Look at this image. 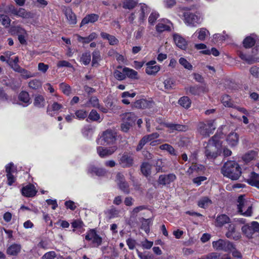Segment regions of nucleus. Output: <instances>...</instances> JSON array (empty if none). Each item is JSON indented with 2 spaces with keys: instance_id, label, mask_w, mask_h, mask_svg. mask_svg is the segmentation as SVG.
Segmentation results:
<instances>
[{
  "instance_id": "10",
  "label": "nucleus",
  "mask_w": 259,
  "mask_h": 259,
  "mask_svg": "<svg viewBox=\"0 0 259 259\" xmlns=\"http://www.w3.org/2000/svg\"><path fill=\"white\" fill-rule=\"evenodd\" d=\"M153 105L154 103L152 101L141 99L132 103V106L137 109H146L152 108Z\"/></svg>"
},
{
  "instance_id": "8",
  "label": "nucleus",
  "mask_w": 259,
  "mask_h": 259,
  "mask_svg": "<svg viewBox=\"0 0 259 259\" xmlns=\"http://www.w3.org/2000/svg\"><path fill=\"white\" fill-rule=\"evenodd\" d=\"M85 239L89 241H92L93 243L97 247L101 245L102 242V238L99 236L95 230H90L87 234Z\"/></svg>"
},
{
  "instance_id": "46",
  "label": "nucleus",
  "mask_w": 259,
  "mask_h": 259,
  "mask_svg": "<svg viewBox=\"0 0 259 259\" xmlns=\"http://www.w3.org/2000/svg\"><path fill=\"white\" fill-rule=\"evenodd\" d=\"M163 84L165 90H171L174 89L175 81L172 78H168L164 80Z\"/></svg>"
},
{
  "instance_id": "39",
  "label": "nucleus",
  "mask_w": 259,
  "mask_h": 259,
  "mask_svg": "<svg viewBox=\"0 0 259 259\" xmlns=\"http://www.w3.org/2000/svg\"><path fill=\"white\" fill-rule=\"evenodd\" d=\"M228 144L231 146H235L237 144L238 141V137L236 133H230L227 139Z\"/></svg>"
},
{
  "instance_id": "40",
  "label": "nucleus",
  "mask_w": 259,
  "mask_h": 259,
  "mask_svg": "<svg viewBox=\"0 0 259 259\" xmlns=\"http://www.w3.org/2000/svg\"><path fill=\"white\" fill-rule=\"evenodd\" d=\"M211 200L207 197L201 198L198 202V205L201 208H205L208 207L211 204Z\"/></svg>"
},
{
  "instance_id": "20",
  "label": "nucleus",
  "mask_w": 259,
  "mask_h": 259,
  "mask_svg": "<svg viewBox=\"0 0 259 259\" xmlns=\"http://www.w3.org/2000/svg\"><path fill=\"white\" fill-rule=\"evenodd\" d=\"M171 25L172 24L167 20L163 22H159L156 26V30L159 33H161L165 31H170V25Z\"/></svg>"
},
{
  "instance_id": "63",
  "label": "nucleus",
  "mask_w": 259,
  "mask_h": 259,
  "mask_svg": "<svg viewBox=\"0 0 259 259\" xmlns=\"http://www.w3.org/2000/svg\"><path fill=\"white\" fill-rule=\"evenodd\" d=\"M221 150V154H222L225 157L230 156L232 154V151L226 147H219Z\"/></svg>"
},
{
  "instance_id": "52",
  "label": "nucleus",
  "mask_w": 259,
  "mask_h": 259,
  "mask_svg": "<svg viewBox=\"0 0 259 259\" xmlns=\"http://www.w3.org/2000/svg\"><path fill=\"white\" fill-rule=\"evenodd\" d=\"M186 91L187 94L189 95H197L199 94V88L197 86L190 87L186 88Z\"/></svg>"
},
{
  "instance_id": "47",
  "label": "nucleus",
  "mask_w": 259,
  "mask_h": 259,
  "mask_svg": "<svg viewBox=\"0 0 259 259\" xmlns=\"http://www.w3.org/2000/svg\"><path fill=\"white\" fill-rule=\"evenodd\" d=\"M255 40L250 36L246 37L243 41V46L245 48H250L254 46Z\"/></svg>"
},
{
  "instance_id": "51",
  "label": "nucleus",
  "mask_w": 259,
  "mask_h": 259,
  "mask_svg": "<svg viewBox=\"0 0 259 259\" xmlns=\"http://www.w3.org/2000/svg\"><path fill=\"white\" fill-rule=\"evenodd\" d=\"M148 12V7L145 5H143L141 7V13L139 15V20L140 23L144 22L145 19V12Z\"/></svg>"
},
{
  "instance_id": "43",
  "label": "nucleus",
  "mask_w": 259,
  "mask_h": 259,
  "mask_svg": "<svg viewBox=\"0 0 259 259\" xmlns=\"http://www.w3.org/2000/svg\"><path fill=\"white\" fill-rule=\"evenodd\" d=\"M19 99L20 101L26 103L27 105L30 104V97L29 94L25 91L21 92L19 95Z\"/></svg>"
},
{
  "instance_id": "16",
  "label": "nucleus",
  "mask_w": 259,
  "mask_h": 259,
  "mask_svg": "<svg viewBox=\"0 0 259 259\" xmlns=\"http://www.w3.org/2000/svg\"><path fill=\"white\" fill-rule=\"evenodd\" d=\"M115 147H98L97 152L101 157L108 156L116 150Z\"/></svg>"
},
{
  "instance_id": "5",
  "label": "nucleus",
  "mask_w": 259,
  "mask_h": 259,
  "mask_svg": "<svg viewBox=\"0 0 259 259\" xmlns=\"http://www.w3.org/2000/svg\"><path fill=\"white\" fill-rule=\"evenodd\" d=\"M117 139L116 133L112 130L108 129L104 132L101 137V141L104 143H101L103 145L113 144Z\"/></svg>"
},
{
  "instance_id": "38",
  "label": "nucleus",
  "mask_w": 259,
  "mask_h": 259,
  "mask_svg": "<svg viewBox=\"0 0 259 259\" xmlns=\"http://www.w3.org/2000/svg\"><path fill=\"white\" fill-rule=\"evenodd\" d=\"M257 156V152L255 151H249L246 153L243 156L242 159L245 162H249L254 159Z\"/></svg>"
},
{
  "instance_id": "17",
  "label": "nucleus",
  "mask_w": 259,
  "mask_h": 259,
  "mask_svg": "<svg viewBox=\"0 0 259 259\" xmlns=\"http://www.w3.org/2000/svg\"><path fill=\"white\" fill-rule=\"evenodd\" d=\"M120 163L123 167H129L133 163V158L130 153H124L120 159Z\"/></svg>"
},
{
  "instance_id": "62",
  "label": "nucleus",
  "mask_w": 259,
  "mask_h": 259,
  "mask_svg": "<svg viewBox=\"0 0 259 259\" xmlns=\"http://www.w3.org/2000/svg\"><path fill=\"white\" fill-rule=\"evenodd\" d=\"M75 114L76 117L79 119H84L88 115V113L83 110H77Z\"/></svg>"
},
{
  "instance_id": "3",
  "label": "nucleus",
  "mask_w": 259,
  "mask_h": 259,
  "mask_svg": "<svg viewBox=\"0 0 259 259\" xmlns=\"http://www.w3.org/2000/svg\"><path fill=\"white\" fill-rule=\"evenodd\" d=\"M212 245L216 250H223L225 252H230L234 249V245L233 243L227 240L219 239L213 241Z\"/></svg>"
},
{
  "instance_id": "44",
  "label": "nucleus",
  "mask_w": 259,
  "mask_h": 259,
  "mask_svg": "<svg viewBox=\"0 0 259 259\" xmlns=\"http://www.w3.org/2000/svg\"><path fill=\"white\" fill-rule=\"evenodd\" d=\"M138 4L135 0H124L123 2V8L129 10L134 8Z\"/></svg>"
},
{
  "instance_id": "13",
  "label": "nucleus",
  "mask_w": 259,
  "mask_h": 259,
  "mask_svg": "<svg viewBox=\"0 0 259 259\" xmlns=\"http://www.w3.org/2000/svg\"><path fill=\"white\" fill-rule=\"evenodd\" d=\"M176 176L174 174L168 175H161L159 177L158 183L160 185H167L174 182L176 179Z\"/></svg>"
},
{
  "instance_id": "7",
  "label": "nucleus",
  "mask_w": 259,
  "mask_h": 259,
  "mask_svg": "<svg viewBox=\"0 0 259 259\" xmlns=\"http://www.w3.org/2000/svg\"><path fill=\"white\" fill-rule=\"evenodd\" d=\"M123 116L124 121L121 125V128L123 132H127L134 122V115L132 113H126Z\"/></svg>"
},
{
  "instance_id": "11",
  "label": "nucleus",
  "mask_w": 259,
  "mask_h": 259,
  "mask_svg": "<svg viewBox=\"0 0 259 259\" xmlns=\"http://www.w3.org/2000/svg\"><path fill=\"white\" fill-rule=\"evenodd\" d=\"M116 179L117 185L119 188L125 193H128L130 190L127 183L125 181L124 176L121 173H118L116 175Z\"/></svg>"
},
{
  "instance_id": "55",
  "label": "nucleus",
  "mask_w": 259,
  "mask_h": 259,
  "mask_svg": "<svg viewBox=\"0 0 259 259\" xmlns=\"http://www.w3.org/2000/svg\"><path fill=\"white\" fill-rule=\"evenodd\" d=\"M60 88L64 94L69 96L71 94V88L67 84L65 83H60Z\"/></svg>"
},
{
  "instance_id": "35",
  "label": "nucleus",
  "mask_w": 259,
  "mask_h": 259,
  "mask_svg": "<svg viewBox=\"0 0 259 259\" xmlns=\"http://www.w3.org/2000/svg\"><path fill=\"white\" fill-rule=\"evenodd\" d=\"M179 104L183 107L188 109L191 105V101L187 96L181 97L178 101Z\"/></svg>"
},
{
  "instance_id": "21",
  "label": "nucleus",
  "mask_w": 259,
  "mask_h": 259,
  "mask_svg": "<svg viewBox=\"0 0 259 259\" xmlns=\"http://www.w3.org/2000/svg\"><path fill=\"white\" fill-rule=\"evenodd\" d=\"M246 182L249 185L259 189V175L254 172H251Z\"/></svg>"
},
{
  "instance_id": "57",
  "label": "nucleus",
  "mask_w": 259,
  "mask_h": 259,
  "mask_svg": "<svg viewBox=\"0 0 259 259\" xmlns=\"http://www.w3.org/2000/svg\"><path fill=\"white\" fill-rule=\"evenodd\" d=\"M7 175L13 174L16 171V168L13 162H10L5 166Z\"/></svg>"
},
{
  "instance_id": "9",
  "label": "nucleus",
  "mask_w": 259,
  "mask_h": 259,
  "mask_svg": "<svg viewBox=\"0 0 259 259\" xmlns=\"http://www.w3.org/2000/svg\"><path fill=\"white\" fill-rule=\"evenodd\" d=\"M62 10L66 16L68 23L69 25L76 24L77 23L76 16L72 12V9L69 7L62 6Z\"/></svg>"
},
{
  "instance_id": "27",
  "label": "nucleus",
  "mask_w": 259,
  "mask_h": 259,
  "mask_svg": "<svg viewBox=\"0 0 259 259\" xmlns=\"http://www.w3.org/2000/svg\"><path fill=\"white\" fill-rule=\"evenodd\" d=\"M21 249L20 244L14 243L8 248L7 252L9 255H16L20 251Z\"/></svg>"
},
{
  "instance_id": "45",
  "label": "nucleus",
  "mask_w": 259,
  "mask_h": 259,
  "mask_svg": "<svg viewBox=\"0 0 259 259\" xmlns=\"http://www.w3.org/2000/svg\"><path fill=\"white\" fill-rule=\"evenodd\" d=\"M11 20L9 16L4 14H0V22L5 27L7 28L10 26Z\"/></svg>"
},
{
  "instance_id": "53",
  "label": "nucleus",
  "mask_w": 259,
  "mask_h": 259,
  "mask_svg": "<svg viewBox=\"0 0 259 259\" xmlns=\"http://www.w3.org/2000/svg\"><path fill=\"white\" fill-rule=\"evenodd\" d=\"M91 60V56L90 53L87 52V53L82 54V55L80 58V61L82 62V63L84 65H88L90 63Z\"/></svg>"
},
{
  "instance_id": "61",
  "label": "nucleus",
  "mask_w": 259,
  "mask_h": 259,
  "mask_svg": "<svg viewBox=\"0 0 259 259\" xmlns=\"http://www.w3.org/2000/svg\"><path fill=\"white\" fill-rule=\"evenodd\" d=\"M114 76L118 80H122L125 79V74L119 70H115L113 73Z\"/></svg>"
},
{
  "instance_id": "22",
  "label": "nucleus",
  "mask_w": 259,
  "mask_h": 259,
  "mask_svg": "<svg viewBox=\"0 0 259 259\" xmlns=\"http://www.w3.org/2000/svg\"><path fill=\"white\" fill-rule=\"evenodd\" d=\"M99 15L95 14H91L87 15L81 21L80 26L82 27L84 25L89 23H94L99 19Z\"/></svg>"
},
{
  "instance_id": "48",
  "label": "nucleus",
  "mask_w": 259,
  "mask_h": 259,
  "mask_svg": "<svg viewBox=\"0 0 259 259\" xmlns=\"http://www.w3.org/2000/svg\"><path fill=\"white\" fill-rule=\"evenodd\" d=\"M29 88L33 90H37L41 86V82L38 79H32L28 83Z\"/></svg>"
},
{
  "instance_id": "50",
  "label": "nucleus",
  "mask_w": 259,
  "mask_h": 259,
  "mask_svg": "<svg viewBox=\"0 0 259 259\" xmlns=\"http://www.w3.org/2000/svg\"><path fill=\"white\" fill-rule=\"evenodd\" d=\"M180 64L185 69L191 70L193 69L192 65L184 58L181 57L179 61Z\"/></svg>"
},
{
  "instance_id": "12",
  "label": "nucleus",
  "mask_w": 259,
  "mask_h": 259,
  "mask_svg": "<svg viewBox=\"0 0 259 259\" xmlns=\"http://www.w3.org/2000/svg\"><path fill=\"white\" fill-rule=\"evenodd\" d=\"M226 236L228 238L235 240H238L241 238V234L236 231V225L234 223H231L229 225Z\"/></svg>"
},
{
  "instance_id": "49",
  "label": "nucleus",
  "mask_w": 259,
  "mask_h": 259,
  "mask_svg": "<svg viewBox=\"0 0 259 259\" xmlns=\"http://www.w3.org/2000/svg\"><path fill=\"white\" fill-rule=\"evenodd\" d=\"M198 33V38L200 40H204L209 32L204 28H201L197 30Z\"/></svg>"
},
{
  "instance_id": "30",
  "label": "nucleus",
  "mask_w": 259,
  "mask_h": 259,
  "mask_svg": "<svg viewBox=\"0 0 259 259\" xmlns=\"http://www.w3.org/2000/svg\"><path fill=\"white\" fill-rule=\"evenodd\" d=\"M14 30L16 31L18 34V40L21 44H26V40L24 34H26V31L20 26H16L14 28Z\"/></svg>"
},
{
  "instance_id": "54",
  "label": "nucleus",
  "mask_w": 259,
  "mask_h": 259,
  "mask_svg": "<svg viewBox=\"0 0 259 259\" xmlns=\"http://www.w3.org/2000/svg\"><path fill=\"white\" fill-rule=\"evenodd\" d=\"M18 73L21 74L22 78L24 79H28L30 77L35 76L34 74L31 73L30 71L22 68Z\"/></svg>"
},
{
  "instance_id": "23",
  "label": "nucleus",
  "mask_w": 259,
  "mask_h": 259,
  "mask_svg": "<svg viewBox=\"0 0 259 259\" xmlns=\"http://www.w3.org/2000/svg\"><path fill=\"white\" fill-rule=\"evenodd\" d=\"M230 222L229 217L225 214H222L217 216L215 219V226L217 227H222L226 224Z\"/></svg>"
},
{
  "instance_id": "15",
  "label": "nucleus",
  "mask_w": 259,
  "mask_h": 259,
  "mask_svg": "<svg viewBox=\"0 0 259 259\" xmlns=\"http://www.w3.org/2000/svg\"><path fill=\"white\" fill-rule=\"evenodd\" d=\"M163 125L169 128L170 132H173L175 131L185 132L188 129V127L187 125L174 123H164Z\"/></svg>"
},
{
  "instance_id": "56",
  "label": "nucleus",
  "mask_w": 259,
  "mask_h": 259,
  "mask_svg": "<svg viewBox=\"0 0 259 259\" xmlns=\"http://www.w3.org/2000/svg\"><path fill=\"white\" fill-rule=\"evenodd\" d=\"M221 101L223 104L226 107H232V103L231 102L230 97L227 95H224L222 97Z\"/></svg>"
},
{
  "instance_id": "4",
  "label": "nucleus",
  "mask_w": 259,
  "mask_h": 259,
  "mask_svg": "<svg viewBox=\"0 0 259 259\" xmlns=\"http://www.w3.org/2000/svg\"><path fill=\"white\" fill-rule=\"evenodd\" d=\"M214 121H208L206 123L201 122L198 125V131L204 137L209 136L215 129Z\"/></svg>"
},
{
  "instance_id": "18",
  "label": "nucleus",
  "mask_w": 259,
  "mask_h": 259,
  "mask_svg": "<svg viewBox=\"0 0 259 259\" xmlns=\"http://www.w3.org/2000/svg\"><path fill=\"white\" fill-rule=\"evenodd\" d=\"M22 194L26 197L34 196L37 191L35 189L34 186L32 184H29L24 187L21 190Z\"/></svg>"
},
{
  "instance_id": "41",
  "label": "nucleus",
  "mask_w": 259,
  "mask_h": 259,
  "mask_svg": "<svg viewBox=\"0 0 259 259\" xmlns=\"http://www.w3.org/2000/svg\"><path fill=\"white\" fill-rule=\"evenodd\" d=\"M222 144L220 137L218 135H215L208 141L207 146H220Z\"/></svg>"
},
{
  "instance_id": "64",
  "label": "nucleus",
  "mask_w": 259,
  "mask_h": 259,
  "mask_svg": "<svg viewBox=\"0 0 259 259\" xmlns=\"http://www.w3.org/2000/svg\"><path fill=\"white\" fill-rule=\"evenodd\" d=\"M138 257L140 259H152L151 255L146 252H141L138 250H137Z\"/></svg>"
},
{
  "instance_id": "37",
  "label": "nucleus",
  "mask_w": 259,
  "mask_h": 259,
  "mask_svg": "<svg viewBox=\"0 0 259 259\" xmlns=\"http://www.w3.org/2000/svg\"><path fill=\"white\" fill-rule=\"evenodd\" d=\"M92 66H97L99 65V62L101 60L100 52L99 50H95L93 53Z\"/></svg>"
},
{
  "instance_id": "60",
  "label": "nucleus",
  "mask_w": 259,
  "mask_h": 259,
  "mask_svg": "<svg viewBox=\"0 0 259 259\" xmlns=\"http://www.w3.org/2000/svg\"><path fill=\"white\" fill-rule=\"evenodd\" d=\"M159 17L158 13L156 12L152 13L149 17L148 22L151 24L153 25L157 19Z\"/></svg>"
},
{
  "instance_id": "28",
  "label": "nucleus",
  "mask_w": 259,
  "mask_h": 259,
  "mask_svg": "<svg viewBox=\"0 0 259 259\" xmlns=\"http://www.w3.org/2000/svg\"><path fill=\"white\" fill-rule=\"evenodd\" d=\"M123 72L125 74V77L127 76L133 79H137L139 78L138 72L127 67H124L123 68Z\"/></svg>"
},
{
  "instance_id": "33",
  "label": "nucleus",
  "mask_w": 259,
  "mask_h": 259,
  "mask_svg": "<svg viewBox=\"0 0 259 259\" xmlns=\"http://www.w3.org/2000/svg\"><path fill=\"white\" fill-rule=\"evenodd\" d=\"M160 69L159 65L150 66L147 65L145 69L146 73L150 75H155Z\"/></svg>"
},
{
  "instance_id": "58",
  "label": "nucleus",
  "mask_w": 259,
  "mask_h": 259,
  "mask_svg": "<svg viewBox=\"0 0 259 259\" xmlns=\"http://www.w3.org/2000/svg\"><path fill=\"white\" fill-rule=\"evenodd\" d=\"M220 254L217 252H211L203 255L199 259H219Z\"/></svg>"
},
{
  "instance_id": "25",
  "label": "nucleus",
  "mask_w": 259,
  "mask_h": 259,
  "mask_svg": "<svg viewBox=\"0 0 259 259\" xmlns=\"http://www.w3.org/2000/svg\"><path fill=\"white\" fill-rule=\"evenodd\" d=\"M100 35L103 39L107 40L110 45H116L119 42L118 39L114 36L110 35L106 32H102L100 33Z\"/></svg>"
},
{
  "instance_id": "24",
  "label": "nucleus",
  "mask_w": 259,
  "mask_h": 259,
  "mask_svg": "<svg viewBox=\"0 0 259 259\" xmlns=\"http://www.w3.org/2000/svg\"><path fill=\"white\" fill-rule=\"evenodd\" d=\"M212 149H207L205 150V155L208 158H215L221 155V150L219 147H212Z\"/></svg>"
},
{
  "instance_id": "42",
  "label": "nucleus",
  "mask_w": 259,
  "mask_h": 259,
  "mask_svg": "<svg viewBox=\"0 0 259 259\" xmlns=\"http://www.w3.org/2000/svg\"><path fill=\"white\" fill-rule=\"evenodd\" d=\"M151 165L145 162L143 163L141 166V170L142 174L147 177L151 174Z\"/></svg>"
},
{
  "instance_id": "2",
  "label": "nucleus",
  "mask_w": 259,
  "mask_h": 259,
  "mask_svg": "<svg viewBox=\"0 0 259 259\" xmlns=\"http://www.w3.org/2000/svg\"><path fill=\"white\" fill-rule=\"evenodd\" d=\"M237 212L246 217H250L252 215V204L250 201L246 200L243 195H240L238 198Z\"/></svg>"
},
{
  "instance_id": "26",
  "label": "nucleus",
  "mask_w": 259,
  "mask_h": 259,
  "mask_svg": "<svg viewBox=\"0 0 259 259\" xmlns=\"http://www.w3.org/2000/svg\"><path fill=\"white\" fill-rule=\"evenodd\" d=\"M63 107L62 105L57 102H54L52 105L48 106L47 109V113L51 116H54V112H57Z\"/></svg>"
},
{
  "instance_id": "14",
  "label": "nucleus",
  "mask_w": 259,
  "mask_h": 259,
  "mask_svg": "<svg viewBox=\"0 0 259 259\" xmlns=\"http://www.w3.org/2000/svg\"><path fill=\"white\" fill-rule=\"evenodd\" d=\"M158 136L159 135L157 133H153L151 135L146 136L140 141L139 146H144L149 142H151L150 143V145L151 146H155L156 144H158V143H157V141H154V140L158 138Z\"/></svg>"
},
{
  "instance_id": "19",
  "label": "nucleus",
  "mask_w": 259,
  "mask_h": 259,
  "mask_svg": "<svg viewBox=\"0 0 259 259\" xmlns=\"http://www.w3.org/2000/svg\"><path fill=\"white\" fill-rule=\"evenodd\" d=\"M174 40L176 45L182 49H185L187 47V41L182 36L179 34L175 33L173 35Z\"/></svg>"
},
{
  "instance_id": "1",
  "label": "nucleus",
  "mask_w": 259,
  "mask_h": 259,
  "mask_svg": "<svg viewBox=\"0 0 259 259\" xmlns=\"http://www.w3.org/2000/svg\"><path fill=\"white\" fill-rule=\"evenodd\" d=\"M221 172L224 177L232 180H238L241 176V168L234 161L226 162L221 169Z\"/></svg>"
},
{
  "instance_id": "6",
  "label": "nucleus",
  "mask_w": 259,
  "mask_h": 259,
  "mask_svg": "<svg viewBox=\"0 0 259 259\" xmlns=\"http://www.w3.org/2000/svg\"><path fill=\"white\" fill-rule=\"evenodd\" d=\"M184 16L185 23L190 27H195L201 22L200 18L193 13L187 12Z\"/></svg>"
},
{
  "instance_id": "34",
  "label": "nucleus",
  "mask_w": 259,
  "mask_h": 259,
  "mask_svg": "<svg viewBox=\"0 0 259 259\" xmlns=\"http://www.w3.org/2000/svg\"><path fill=\"white\" fill-rule=\"evenodd\" d=\"M16 16L26 19L31 18L33 17V14L32 13L30 12L26 11L23 8H19L18 10Z\"/></svg>"
},
{
  "instance_id": "29",
  "label": "nucleus",
  "mask_w": 259,
  "mask_h": 259,
  "mask_svg": "<svg viewBox=\"0 0 259 259\" xmlns=\"http://www.w3.org/2000/svg\"><path fill=\"white\" fill-rule=\"evenodd\" d=\"M88 172L92 175H95L97 176H103L106 174V171L103 168H98L94 166H91L88 169Z\"/></svg>"
},
{
  "instance_id": "36",
  "label": "nucleus",
  "mask_w": 259,
  "mask_h": 259,
  "mask_svg": "<svg viewBox=\"0 0 259 259\" xmlns=\"http://www.w3.org/2000/svg\"><path fill=\"white\" fill-rule=\"evenodd\" d=\"M87 107L100 108L99 99L96 96L91 97L85 104Z\"/></svg>"
},
{
  "instance_id": "31",
  "label": "nucleus",
  "mask_w": 259,
  "mask_h": 259,
  "mask_svg": "<svg viewBox=\"0 0 259 259\" xmlns=\"http://www.w3.org/2000/svg\"><path fill=\"white\" fill-rule=\"evenodd\" d=\"M242 232L246 235L248 238H251L254 233V231L253 230V228L251 227V224L244 225L242 227Z\"/></svg>"
},
{
  "instance_id": "59",
  "label": "nucleus",
  "mask_w": 259,
  "mask_h": 259,
  "mask_svg": "<svg viewBox=\"0 0 259 259\" xmlns=\"http://www.w3.org/2000/svg\"><path fill=\"white\" fill-rule=\"evenodd\" d=\"M100 118V115L95 110H92L89 115V118L93 121H97Z\"/></svg>"
},
{
  "instance_id": "32",
  "label": "nucleus",
  "mask_w": 259,
  "mask_h": 259,
  "mask_svg": "<svg viewBox=\"0 0 259 259\" xmlns=\"http://www.w3.org/2000/svg\"><path fill=\"white\" fill-rule=\"evenodd\" d=\"M33 104L37 108H44L45 105V98L41 95H38L36 96L34 100Z\"/></svg>"
}]
</instances>
